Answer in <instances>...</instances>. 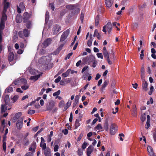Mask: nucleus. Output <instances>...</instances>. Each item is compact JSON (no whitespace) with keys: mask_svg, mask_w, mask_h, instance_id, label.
Here are the masks:
<instances>
[{"mask_svg":"<svg viewBox=\"0 0 156 156\" xmlns=\"http://www.w3.org/2000/svg\"><path fill=\"white\" fill-rule=\"evenodd\" d=\"M51 58L50 56H43L38 60V62L40 64H45L50 62Z\"/></svg>","mask_w":156,"mask_h":156,"instance_id":"1","label":"nucleus"},{"mask_svg":"<svg viewBox=\"0 0 156 156\" xmlns=\"http://www.w3.org/2000/svg\"><path fill=\"white\" fill-rule=\"evenodd\" d=\"M112 26L111 23L108 22L106 25L103 27L102 31L105 33L108 31L109 33L112 30Z\"/></svg>","mask_w":156,"mask_h":156,"instance_id":"2","label":"nucleus"},{"mask_svg":"<svg viewBox=\"0 0 156 156\" xmlns=\"http://www.w3.org/2000/svg\"><path fill=\"white\" fill-rule=\"evenodd\" d=\"M118 128V126L116 124L112 123L111 125L110 128V131L111 134L112 135L115 134L117 131Z\"/></svg>","mask_w":156,"mask_h":156,"instance_id":"3","label":"nucleus"},{"mask_svg":"<svg viewBox=\"0 0 156 156\" xmlns=\"http://www.w3.org/2000/svg\"><path fill=\"white\" fill-rule=\"evenodd\" d=\"M1 109V116L5 117H6L8 115V113L6 112L5 113V112L7 109V107H5L4 104H2Z\"/></svg>","mask_w":156,"mask_h":156,"instance_id":"4","label":"nucleus"},{"mask_svg":"<svg viewBox=\"0 0 156 156\" xmlns=\"http://www.w3.org/2000/svg\"><path fill=\"white\" fill-rule=\"evenodd\" d=\"M27 83V80L23 78H21L20 79L17 80L13 82V83L16 85L25 84Z\"/></svg>","mask_w":156,"mask_h":156,"instance_id":"5","label":"nucleus"},{"mask_svg":"<svg viewBox=\"0 0 156 156\" xmlns=\"http://www.w3.org/2000/svg\"><path fill=\"white\" fill-rule=\"evenodd\" d=\"M69 33V29L63 32L60 38V41H63L66 38Z\"/></svg>","mask_w":156,"mask_h":156,"instance_id":"6","label":"nucleus"},{"mask_svg":"<svg viewBox=\"0 0 156 156\" xmlns=\"http://www.w3.org/2000/svg\"><path fill=\"white\" fill-rule=\"evenodd\" d=\"M23 119L22 118H20L17 122L16 127L18 129H20L23 126Z\"/></svg>","mask_w":156,"mask_h":156,"instance_id":"7","label":"nucleus"},{"mask_svg":"<svg viewBox=\"0 0 156 156\" xmlns=\"http://www.w3.org/2000/svg\"><path fill=\"white\" fill-rule=\"evenodd\" d=\"M89 60V62H92L96 60L95 57L93 55L90 56L89 57H86L83 59V61L85 62H87Z\"/></svg>","mask_w":156,"mask_h":156,"instance_id":"8","label":"nucleus"},{"mask_svg":"<svg viewBox=\"0 0 156 156\" xmlns=\"http://www.w3.org/2000/svg\"><path fill=\"white\" fill-rule=\"evenodd\" d=\"M25 8V6L23 3H21L19 6H17V12L19 13H20L21 12L22 10H23Z\"/></svg>","mask_w":156,"mask_h":156,"instance_id":"9","label":"nucleus"},{"mask_svg":"<svg viewBox=\"0 0 156 156\" xmlns=\"http://www.w3.org/2000/svg\"><path fill=\"white\" fill-rule=\"evenodd\" d=\"M61 30V27L60 26L58 25H55L54 26L53 29V34H57Z\"/></svg>","mask_w":156,"mask_h":156,"instance_id":"10","label":"nucleus"},{"mask_svg":"<svg viewBox=\"0 0 156 156\" xmlns=\"http://www.w3.org/2000/svg\"><path fill=\"white\" fill-rule=\"evenodd\" d=\"M23 21L26 22L31 17V15L27 12H25L23 15Z\"/></svg>","mask_w":156,"mask_h":156,"instance_id":"11","label":"nucleus"},{"mask_svg":"<svg viewBox=\"0 0 156 156\" xmlns=\"http://www.w3.org/2000/svg\"><path fill=\"white\" fill-rule=\"evenodd\" d=\"M51 39L50 38H48L45 40L43 43V48H45L47 47L51 43Z\"/></svg>","mask_w":156,"mask_h":156,"instance_id":"12","label":"nucleus"},{"mask_svg":"<svg viewBox=\"0 0 156 156\" xmlns=\"http://www.w3.org/2000/svg\"><path fill=\"white\" fill-rule=\"evenodd\" d=\"M41 142L40 145V146L42 148V149H44L46 147V144L44 143V140L43 137H41Z\"/></svg>","mask_w":156,"mask_h":156,"instance_id":"13","label":"nucleus"},{"mask_svg":"<svg viewBox=\"0 0 156 156\" xmlns=\"http://www.w3.org/2000/svg\"><path fill=\"white\" fill-rule=\"evenodd\" d=\"M44 151V154L45 156H51V151L49 147H46L44 149H42Z\"/></svg>","mask_w":156,"mask_h":156,"instance_id":"14","label":"nucleus"},{"mask_svg":"<svg viewBox=\"0 0 156 156\" xmlns=\"http://www.w3.org/2000/svg\"><path fill=\"white\" fill-rule=\"evenodd\" d=\"M9 96L8 95H6L4 98V102L2 104H4L5 107H7V105L9 104Z\"/></svg>","mask_w":156,"mask_h":156,"instance_id":"15","label":"nucleus"},{"mask_svg":"<svg viewBox=\"0 0 156 156\" xmlns=\"http://www.w3.org/2000/svg\"><path fill=\"white\" fill-rule=\"evenodd\" d=\"M105 2L106 6L108 8H110L113 4V0H105Z\"/></svg>","mask_w":156,"mask_h":156,"instance_id":"16","label":"nucleus"},{"mask_svg":"<svg viewBox=\"0 0 156 156\" xmlns=\"http://www.w3.org/2000/svg\"><path fill=\"white\" fill-rule=\"evenodd\" d=\"M93 147L90 145L89 146L87 150V156H90V154L92 152Z\"/></svg>","mask_w":156,"mask_h":156,"instance_id":"17","label":"nucleus"},{"mask_svg":"<svg viewBox=\"0 0 156 156\" xmlns=\"http://www.w3.org/2000/svg\"><path fill=\"white\" fill-rule=\"evenodd\" d=\"M36 147V143L35 142L33 143L31 146L29 148V150L33 152L35 151Z\"/></svg>","mask_w":156,"mask_h":156,"instance_id":"18","label":"nucleus"},{"mask_svg":"<svg viewBox=\"0 0 156 156\" xmlns=\"http://www.w3.org/2000/svg\"><path fill=\"white\" fill-rule=\"evenodd\" d=\"M54 105V103L53 102H50L48 105H47L46 106L47 110H49L51 109Z\"/></svg>","mask_w":156,"mask_h":156,"instance_id":"19","label":"nucleus"},{"mask_svg":"<svg viewBox=\"0 0 156 156\" xmlns=\"http://www.w3.org/2000/svg\"><path fill=\"white\" fill-rule=\"evenodd\" d=\"M147 86V83L146 81H145L142 84V88L143 90L145 91H147L148 90Z\"/></svg>","mask_w":156,"mask_h":156,"instance_id":"20","label":"nucleus"},{"mask_svg":"<svg viewBox=\"0 0 156 156\" xmlns=\"http://www.w3.org/2000/svg\"><path fill=\"white\" fill-rule=\"evenodd\" d=\"M70 69H68L66 72L63 73L62 74V76L63 77H66L68 76L70 72Z\"/></svg>","mask_w":156,"mask_h":156,"instance_id":"21","label":"nucleus"},{"mask_svg":"<svg viewBox=\"0 0 156 156\" xmlns=\"http://www.w3.org/2000/svg\"><path fill=\"white\" fill-rule=\"evenodd\" d=\"M94 36H96L98 39L100 40L101 39V35L99 33H98V31L97 29H96L94 31Z\"/></svg>","mask_w":156,"mask_h":156,"instance_id":"22","label":"nucleus"},{"mask_svg":"<svg viewBox=\"0 0 156 156\" xmlns=\"http://www.w3.org/2000/svg\"><path fill=\"white\" fill-rule=\"evenodd\" d=\"M109 83V80H105L103 83V84L102 86V87L101 89V90H103L107 86L108 84Z\"/></svg>","mask_w":156,"mask_h":156,"instance_id":"23","label":"nucleus"},{"mask_svg":"<svg viewBox=\"0 0 156 156\" xmlns=\"http://www.w3.org/2000/svg\"><path fill=\"white\" fill-rule=\"evenodd\" d=\"M41 75V74H39L35 76H32L30 77V79L33 80L34 81H36L40 77Z\"/></svg>","mask_w":156,"mask_h":156,"instance_id":"24","label":"nucleus"},{"mask_svg":"<svg viewBox=\"0 0 156 156\" xmlns=\"http://www.w3.org/2000/svg\"><path fill=\"white\" fill-rule=\"evenodd\" d=\"M13 84H14L13 83L11 85L9 86L8 88H7L5 89V92L8 93H10L12 92L13 91V88L12 87H11V86H13Z\"/></svg>","mask_w":156,"mask_h":156,"instance_id":"25","label":"nucleus"},{"mask_svg":"<svg viewBox=\"0 0 156 156\" xmlns=\"http://www.w3.org/2000/svg\"><path fill=\"white\" fill-rule=\"evenodd\" d=\"M6 12H4V11L2 13V17L1 19V21L4 22L7 19V16L5 14Z\"/></svg>","mask_w":156,"mask_h":156,"instance_id":"26","label":"nucleus"},{"mask_svg":"<svg viewBox=\"0 0 156 156\" xmlns=\"http://www.w3.org/2000/svg\"><path fill=\"white\" fill-rule=\"evenodd\" d=\"M16 22L18 23H20L22 21V17L20 15H17L16 17Z\"/></svg>","mask_w":156,"mask_h":156,"instance_id":"27","label":"nucleus"},{"mask_svg":"<svg viewBox=\"0 0 156 156\" xmlns=\"http://www.w3.org/2000/svg\"><path fill=\"white\" fill-rule=\"evenodd\" d=\"M72 101L69 100L68 101L67 103L66 104V106L64 108V110H66L70 106Z\"/></svg>","mask_w":156,"mask_h":156,"instance_id":"28","label":"nucleus"},{"mask_svg":"<svg viewBox=\"0 0 156 156\" xmlns=\"http://www.w3.org/2000/svg\"><path fill=\"white\" fill-rule=\"evenodd\" d=\"M4 3V6L3 11H4V12H6L7 11V9L9 6V3L8 2Z\"/></svg>","mask_w":156,"mask_h":156,"instance_id":"29","label":"nucleus"},{"mask_svg":"<svg viewBox=\"0 0 156 156\" xmlns=\"http://www.w3.org/2000/svg\"><path fill=\"white\" fill-rule=\"evenodd\" d=\"M99 22V17L98 15L95 18V25L96 26H98V25Z\"/></svg>","mask_w":156,"mask_h":156,"instance_id":"30","label":"nucleus"},{"mask_svg":"<svg viewBox=\"0 0 156 156\" xmlns=\"http://www.w3.org/2000/svg\"><path fill=\"white\" fill-rule=\"evenodd\" d=\"M76 5H69L66 6L67 9H74L76 7Z\"/></svg>","mask_w":156,"mask_h":156,"instance_id":"31","label":"nucleus"},{"mask_svg":"<svg viewBox=\"0 0 156 156\" xmlns=\"http://www.w3.org/2000/svg\"><path fill=\"white\" fill-rule=\"evenodd\" d=\"M79 122L80 120L79 119L76 120L75 123V129H77L80 126V124Z\"/></svg>","mask_w":156,"mask_h":156,"instance_id":"32","label":"nucleus"},{"mask_svg":"<svg viewBox=\"0 0 156 156\" xmlns=\"http://www.w3.org/2000/svg\"><path fill=\"white\" fill-rule=\"evenodd\" d=\"M14 54L12 53H10L9 55V61H12L14 59Z\"/></svg>","mask_w":156,"mask_h":156,"instance_id":"33","label":"nucleus"},{"mask_svg":"<svg viewBox=\"0 0 156 156\" xmlns=\"http://www.w3.org/2000/svg\"><path fill=\"white\" fill-rule=\"evenodd\" d=\"M104 127L106 130H108V123L107 121H105L104 123Z\"/></svg>","mask_w":156,"mask_h":156,"instance_id":"34","label":"nucleus"},{"mask_svg":"<svg viewBox=\"0 0 156 156\" xmlns=\"http://www.w3.org/2000/svg\"><path fill=\"white\" fill-rule=\"evenodd\" d=\"M26 22V26L28 28H30L31 26H32V23L30 21H27Z\"/></svg>","mask_w":156,"mask_h":156,"instance_id":"35","label":"nucleus"},{"mask_svg":"<svg viewBox=\"0 0 156 156\" xmlns=\"http://www.w3.org/2000/svg\"><path fill=\"white\" fill-rule=\"evenodd\" d=\"M23 32L25 36L26 37H28L29 34V32L26 29L24 30Z\"/></svg>","mask_w":156,"mask_h":156,"instance_id":"36","label":"nucleus"},{"mask_svg":"<svg viewBox=\"0 0 156 156\" xmlns=\"http://www.w3.org/2000/svg\"><path fill=\"white\" fill-rule=\"evenodd\" d=\"M133 116H135L136 114V105H133Z\"/></svg>","mask_w":156,"mask_h":156,"instance_id":"37","label":"nucleus"},{"mask_svg":"<svg viewBox=\"0 0 156 156\" xmlns=\"http://www.w3.org/2000/svg\"><path fill=\"white\" fill-rule=\"evenodd\" d=\"M95 129L101 130L102 129V127L101 124H98L95 127Z\"/></svg>","mask_w":156,"mask_h":156,"instance_id":"38","label":"nucleus"},{"mask_svg":"<svg viewBox=\"0 0 156 156\" xmlns=\"http://www.w3.org/2000/svg\"><path fill=\"white\" fill-rule=\"evenodd\" d=\"M141 121L143 122H144L146 119V115L145 113L142 115L141 117Z\"/></svg>","mask_w":156,"mask_h":156,"instance_id":"39","label":"nucleus"},{"mask_svg":"<svg viewBox=\"0 0 156 156\" xmlns=\"http://www.w3.org/2000/svg\"><path fill=\"white\" fill-rule=\"evenodd\" d=\"M5 22L1 21L0 23V29L2 30L5 27Z\"/></svg>","mask_w":156,"mask_h":156,"instance_id":"40","label":"nucleus"},{"mask_svg":"<svg viewBox=\"0 0 156 156\" xmlns=\"http://www.w3.org/2000/svg\"><path fill=\"white\" fill-rule=\"evenodd\" d=\"M45 22L47 21H48L49 19V12L48 11H47L45 15Z\"/></svg>","mask_w":156,"mask_h":156,"instance_id":"41","label":"nucleus"},{"mask_svg":"<svg viewBox=\"0 0 156 156\" xmlns=\"http://www.w3.org/2000/svg\"><path fill=\"white\" fill-rule=\"evenodd\" d=\"M29 72L31 74L34 75L36 74V72H37V71L34 69H30L29 70Z\"/></svg>","mask_w":156,"mask_h":156,"instance_id":"42","label":"nucleus"},{"mask_svg":"<svg viewBox=\"0 0 156 156\" xmlns=\"http://www.w3.org/2000/svg\"><path fill=\"white\" fill-rule=\"evenodd\" d=\"M144 51L143 49L141 51V54H140V58L141 59H143L144 58Z\"/></svg>","mask_w":156,"mask_h":156,"instance_id":"43","label":"nucleus"},{"mask_svg":"<svg viewBox=\"0 0 156 156\" xmlns=\"http://www.w3.org/2000/svg\"><path fill=\"white\" fill-rule=\"evenodd\" d=\"M153 91L154 87L153 86H151L150 87V90L148 92V94L150 95H151V94H152Z\"/></svg>","mask_w":156,"mask_h":156,"instance_id":"44","label":"nucleus"},{"mask_svg":"<svg viewBox=\"0 0 156 156\" xmlns=\"http://www.w3.org/2000/svg\"><path fill=\"white\" fill-rule=\"evenodd\" d=\"M28 85L26 83V84H25L24 85H23L21 87V88H22V89L24 90H26L28 88Z\"/></svg>","mask_w":156,"mask_h":156,"instance_id":"45","label":"nucleus"},{"mask_svg":"<svg viewBox=\"0 0 156 156\" xmlns=\"http://www.w3.org/2000/svg\"><path fill=\"white\" fill-rule=\"evenodd\" d=\"M21 115L22 113L21 112H19L16 114L15 117L16 119H18Z\"/></svg>","mask_w":156,"mask_h":156,"instance_id":"46","label":"nucleus"},{"mask_svg":"<svg viewBox=\"0 0 156 156\" xmlns=\"http://www.w3.org/2000/svg\"><path fill=\"white\" fill-rule=\"evenodd\" d=\"M92 39H90L88 40L87 43V45L89 47H90L92 44Z\"/></svg>","mask_w":156,"mask_h":156,"instance_id":"47","label":"nucleus"},{"mask_svg":"<svg viewBox=\"0 0 156 156\" xmlns=\"http://www.w3.org/2000/svg\"><path fill=\"white\" fill-rule=\"evenodd\" d=\"M103 54L104 56L105 57L107 58L108 56H109V54L107 51H103Z\"/></svg>","mask_w":156,"mask_h":156,"instance_id":"48","label":"nucleus"},{"mask_svg":"<svg viewBox=\"0 0 156 156\" xmlns=\"http://www.w3.org/2000/svg\"><path fill=\"white\" fill-rule=\"evenodd\" d=\"M95 134V133L94 132H90L89 133H87V137L89 138L93 134Z\"/></svg>","mask_w":156,"mask_h":156,"instance_id":"49","label":"nucleus"},{"mask_svg":"<svg viewBox=\"0 0 156 156\" xmlns=\"http://www.w3.org/2000/svg\"><path fill=\"white\" fill-rule=\"evenodd\" d=\"M147 151L148 153L150 152H152L153 151V149L150 146H148L147 147Z\"/></svg>","mask_w":156,"mask_h":156,"instance_id":"50","label":"nucleus"},{"mask_svg":"<svg viewBox=\"0 0 156 156\" xmlns=\"http://www.w3.org/2000/svg\"><path fill=\"white\" fill-rule=\"evenodd\" d=\"M60 90H58L56 92L54 93L53 94V96H58L60 94Z\"/></svg>","mask_w":156,"mask_h":156,"instance_id":"51","label":"nucleus"},{"mask_svg":"<svg viewBox=\"0 0 156 156\" xmlns=\"http://www.w3.org/2000/svg\"><path fill=\"white\" fill-rule=\"evenodd\" d=\"M141 75H145V70L144 66L141 67Z\"/></svg>","mask_w":156,"mask_h":156,"instance_id":"52","label":"nucleus"},{"mask_svg":"<svg viewBox=\"0 0 156 156\" xmlns=\"http://www.w3.org/2000/svg\"><path fill=\"white\" fill-rule=\"evenodd\" d=\"M92 62V66L94 68L96 66L97 64V62L96 60H95L94 62Z\"/></svg>","mask_w":156,"mask_h":156,"instance_id":"53","label":"nucleus"},{"mask_svg":"<svg viewBox=\"0 0 156 156\" xmlns=\"http://www.w3.org/2000/svg\"><path fill=\"white\" fill-rule=\"evenodd\" d=\"M35 112L34 110H30L28 111V113L30 115H32L34 114Z\"/></svg>","mask_w":156,"mask_h":156,"instance_id":"54","label":"nucleus"},{"mask_svg":"<svg viewBox=\"0 0 156 156\" xmlns=\"http://www.w3.org/2000/svg\"><path fill=\"white\" fill-rule=\"evenodd\" d=\"M97 55L98 58H101V59L103 58V55L101 53H98L97 54Z\"/></svg>","mask_w":156,"mask_h":156,"instance_id":"55","label":"nucleus"},{"mask_svg":"<svg viewBox=\"0 0 156 156\" xmlns=\"http://www.w3.org/2000/svg\"><path fill=\"white\" fill-rule=\"evenodd\" d=\"M49 7L53 11L54 10V6L53 3H50L49 4Z\"/></svg>","mask_w":156,"mask_h":156,"instance_id":"56","label":"nucleus"},{"mask_svg":"<svg viewBox=\"0 0 156 156\" xmlns=\"http://www.w3.org/2000/svg\"><path fill=\"white\" fill-rule=\"evenodd\" d=\"M84 17V13L83 12H81L80 15V20L82 23L83 21Z\"/></svg>","mask_w":156,"mask_h":156,"instance_id":"57","label":"nucleus"},{"mask_svg":"<svg viewBox=\"0 0 156 156\" xmlns=\"http://www.w3.org/2000/svg\"><path fill=\"white\" fill-rule=\"evenodd\" d=\"M3 150L5 151L6 150V143L5 141L3 142Z\"/></svg>","mask_w":156,"mask_h":156,"instance_id":"58","label":"nucleus"},{"mask_svg":"<svg viewBox=\"0 0 156 156\" xmlns=\"http://www.w3.org/2000/svg\"><path fill=\"white\" fill-rule=\"evenodd\" d=\"M18 98V97L17 95L14 96L12 98V100L14 102H15L17 100Z\"/></svg>","mask_w":156,"mask_h":156,"instance_id":"59","label":"nucleus"},{"mask_svg":"<svg viewBox=\"0 0 156 156\" xmlns=\"http://www.w3.org/2000/svg\"><path fill=\"white\" fill-rule=\"evenodd\" d=\"M29 141L28 140L25 139L24 140V144L26 145H27L29 144Z\"/></svg>","mask_w":156,"mask_h":156,"instance_id":"60","label":"nucleus"},{"mask_svg":"<svg viewBox=\"0 0 156 156\" xmlns=\"http://www.w3.org/2000/svg\"><path fill=\"white\" fill-rule=\"evenodd\" d=\"M107 60L108 63L109 65H111L112 64V61H111L109 59V56H108L107 58Z\"/></svg>","mask_w":156,"mask_h":156,"instance_id":"61","label":"nucleus"},{"mask_svg":"<svg viewBox=\"0 0 156 156\" xmlns=\"http://www.w3.org/2000/svg\"><path fill=\"white\" fill-rule=\"evenodd\" d=\"M61 79V77L60 76H58L57 79H55V82L57 83L59 82Z\"/></svg>","mask_w":156,"mask_h":156,"instance_id":"62","label":"nucleus"},{"mask_svg":"<svg viewBox=\"0 0 156 156\" xmlns=\"http://www.w3.org/2000/svg\"><path fill=\"white\" fill-rule=\"evenodd\" d=\"M87 146V143L86 142H84L82 146V148L83 149H84L86 148Z\"/></svg>","mask_w":156,"mask_h":156,"instance_id":"63","label":"nucleus"},{"mask_svg":"<svg viewBox=\"0 0 156 156\" xmlns=\"http://www.w3.org/2000/svg\"><path fill=\"white\" fill-rule=\"evenodd\" d=\"M33 153L32 152H28L24 156H33Z\"/></svg>","mask_w":156,"mask_h":156,"instance_id":"64","label":"nucleus"}]
</instances>
